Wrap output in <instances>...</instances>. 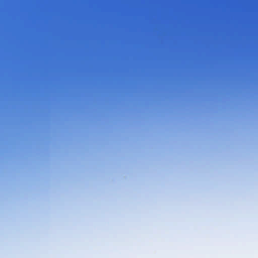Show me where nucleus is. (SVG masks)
<instances>
[{
  "label": "nucleus",
  "instance_id": "obj_1",
  "mask_svg": "<svg viewBox=\"0 0 258 258\" xmlns=\"http://www.w3.org/2000/svg\"><path fill=\"white\" fill-rule=\"evenodd\" d=\"M242 42H244V38H242Z\"/></svg>",
  "mask_w": 258,
  "mask_h": 258
},
{
  "label": "nucleus",
  "instance_id": "obj_2",
  "mask_svg": "<svg viewBox=\"0 0 258 258\" xmlns=\"http://www.w3.org/2000/svg\"><path fill=\"white\" fill-rule=\"evenodd\" d=\"M242 42H244V38H242Z\"/></svg>",
  "mask_w": 258,
  "mask_h": 258
},
{
  "label": "nucleus",
  "instance_id": "obj_3",
  "mask_svg": "<svg viewBox=\"0 0 258 258\" xmlns=\"http://www.w3.org/2000/svg\"><path fill=\"white\" fill-rule=\"evenodd\" d=\"M242 42H244V38H242Z\"/></svg>",
  "mask_w": 258,
  "mask_h": 258
},
{
  "label": "nucleus",
  "instance_id": "obj_4",
  "mask_svg": "<svg viewBox=\"0 0 258 258\" xmlns=\"http://www.w3.org/2000/svg\"><path fill=\"white\" fill-rule=\"evenodd\" d=\"M242 56H244V52H242Z\"/></svg>",
  "mask_w": 258,
  "mask_h": 258
},
{
  "label": "nucleus",
  "instance_id": "obj_5",
  "mask_svg": "<svg viewBox=\"0 0 258 258\" xmlns=\"http://www.w3.org/2000/svg\"><path fill=\"white\" fill-rule=\"evenodd\" d=\"M242 56H244V52H242Z\"/></svg>",
  "mask_w": 258,
  "mask_h": 258
},
{
  "label": "nucleus",
  "instance_id": "obj_6",
  "mask_svg": "<svg viewBox=\"0 0 258 258\" xmlns=\"http://www.w3.org/2000/svg\"><path fill=\"white\" fill-rule=\"evenodd\" d=\"M242 56H244V52H242Z\"/></svg>",
  "mask_w": 258,
  "mask_h": 258
},
{
  "label": "nucleus",
  "instance_id": "obj_7",
  "mask_svg": "<svg viewBox=\"0 0 258 258\" xmlns=\"http://www.w3.org/2000/svg\"><path fill=\"white\" fill-rule=\"evenodd\" d=\"M242 38H244V36H242Z\"/></svg>",
  "mask_w": 258,
  "mask_h": 258
}]
</instances>
